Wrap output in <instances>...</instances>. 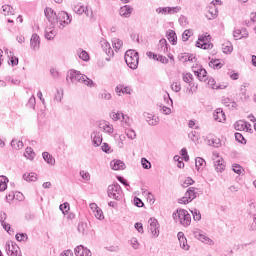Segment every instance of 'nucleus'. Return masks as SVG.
<instances>
[{
    "mask_svg": "<svg viewBox=\"0 0 256 256\" xmlns=\"http://www.w3.org/2000/svg\"><path fill=\"white\" fill-rule=\"evenodd\" d=\"M181 11V6L168 7V15H175Z\"/></svg>",
    "mask_w": 256,
    "mask_h": 256,
    "instance_id": "3c124183",
    "label": "nucleus"
},
{
    "mask_svg": "<svg viewBox=\"0 0 256 256\" xmlns=\"http://www.w3.org/2000/svg\"><path fill=\"white\" fill-rule=\"evenodd\" d=\"M125 63L130 69H137L139 67V52L135 50H128L124 56Z\"/></svg>",
    "mask_w": 256,
    "mask_h": 256,
    "instance_id": "f03ea898",
    "label": "nucleus"
},
{
    "mask_svg": "<svg viewBox=\"0 0 256 256\" xmlns=\"http://www.w3.org/2000/svg\"><path fill=\"white\" fill-rule=\"evenodd\" d=\"M189 37H191V30H185L182 34V41H189Z\"/></svg>",
    "mask_w": 256,
    "mask_h": 256,
    "instance_id": "e2e57ef3",
    "label": "nucleus"
},
{
    "mask_svg": "<svg viewBox=\"0 0 256 256\" xmlns=\"http://www.w3.org/2000/svg\"><path fill=\"white\" fill-rule=\"evenodd\" d=\"M11 147H12V149H15L16 151H19L23 147V141L13 139L11 141Z\"/></svg>",
    "mask_w": 256,
    "mask_h": 256,
    "instance_id": "2f4dec72",
    "label": "nucleus"
},
{
    "mask_svg": "<svg viewBox=\"0 0 256 256\" xmlns=\"http://www.w3.org/2000/svg\"><path fill=\"white\" fill-rule=\"evenodd\" d=\"M191 213L194 221H201V212L197 208L192 209Z\"/></svg>",
    "mask_w": 256,
    "mask_h": 256,
    "instance_id": "c03bdc74",
    "label": "nucleus"
},
{
    "mask_svg": "<svg viewBox=\"0 0 256 256\" xmlns=\"http://www.w3.org/2000/svg\"><path fill=\"white\" fill-rule=\"evenodd\" d=\"M160 111L163 113V115H171V108L167 106H160Z\"/></svg>",
    "mask_w": 256,
    "mask_h": 256,
    "instance_id": "69168bd1",
    "label": "nucleus"
},
{
    "mask_svg": "<svg viewBox=\"0 0 256 256\" xmlns=\"http://www.w3.org/2000/svg\"><path fill=\"white\" fill-rule=\"evenodd\" d=\"M115 91L117 95H121V93L131 95V88L129 86L118 85L116 86Z\"/></svg>",
    "mask_w": 256,
    "mask_h": 256,
    "instance_id": "f3484780",
    "label": "nucleus"
},
{
    "mask_svg": "<svg viewBox=\"0 0 256 256\" xmlns=\"http://www.w3.org/2000/svg\"><path fill=\"white\" fill-rule=\"evenodd\" d=\"M2 11L4 15H15V10L11 7V5L2 6Z\"/></svg>",
    "mask_w": 256,
    "mask_h": 256,
    "instance_id": "c9c22d12",
    "label": "nucleus"
},
{
    "mask_svg": "<svg viewBox=\"0 0 256 256\" xmlns=\"http://www.w3.org/2000/svg\"><path fill=\"white\" fill-rule=\"evenodd\" d=\"M15 237H16V241H19V242L27 241V239H29L26 233H17Z\"/></svg>",
    "mask_w": 256,
    "mask_h": 256,
    "instance_id": "603ef678",
    "label": "nucleus"
},
{
    "mask_svg": "<svg viewBox=\"0 0 256 256\" xmlns=\"http://www.w3.org/2000/svg\"><path fill=\"white\" fill-rule=\"evenodd\" d=\"M66 79L71 81V83H83L87 87H95V83L87 75L81 74L77 70H70L67 73Z\"/></svg>",
    "mask_w": 256,
    "mask_h": 256,
    "instance_id": "f257e3e1",
    "label": "nucleus"
},
{
    "mask_svg": "<svg viewBox=\"0 0 256 256\" xmlns=\"http://www.w3.org/2000/svg\"><path fill=\"white\" fill-rule=\"evenodd\" d=\"M99 129H102L104 133H108V135L113 133V126L109 125L106 121L99 123Z\"/></svg>",
    "mask_w": 256,
    "mask_h": 256,
    "instance_id": "a211bd4d",
    "label": "nucleus"
},
{
    "mask_svg": "<svg viewBox=\"0 0 256 256\" xmlns=\"http://www.w3.org/2000/svg\"><path fill=\"white\" fill-rule=\"evenodd\" d=\"M111 97V93L107 92V90H104L99 94V99H104V101H111Z\"/></svg>",
    "mask_w": 256,
    "mask_h": 256,
    "instance_id": "ea45409f",
    "label": "nucleus"
},
{
    "mask_svg": "<svg viewBox=\"0 0 256 256\" xmlns=\"http://www.w3.org/2000/svg\"><path fill=\"white\" fill-rule=\"evenodd\" d=\"M149 231L153 237H159V221L155 218H150L149 221Z\"/></svg>",
    "mask_w": 256,
    "mask_h": 256,
    "instance_id": "6e6552de",
    "label": "nucleus"
},
{
    "mask_svg": "<svg viewBox=\"0 0 256 256\" xmlns=\"http://www.w3.org/2000/svg\"><path fill=\"white\" fill-rule=\"evenodd\" d=\"M100 45L103 51H105L106 55H108V57L106 58V61H111V57L115 55V52H113V48H111V44H109L107 40H101Z\"/></svg>",
    "mask_w": 256,
    "mask_h": 256,
    "instance_id": "1a4fd4ad",
    "label": "nucleus"
},
{
    "mask_svg": "<svg viewBox=\"0 0 256 256\" xmlns=\"http://www.w3.org/2000/svg\"><path fill=\"white\" fill-rule=\"evenodd\" d=\"M23 180L28 181V182H30V181L35 182V181H37V174H35V172H30L28 174L26 173L23 175Z\"/></svg>",
    "mask_w": 256,
    "mask_h": 256,
    "instance_id": "c85d7f7f",
    "label": "nucleus"
},
{
    "mask_svg": "<svg viewBox=\"0 0 256 256\" xmlns=\"http://www.w3.org/2000/svg\"><path fill=\"white\" fill-rule=\"evenodd\" d=\"M222 51L226 54L233 53V44H231V42L222 44Z\"/></svg>",
    "mask_w": 256,
    "mask_h": 256,
    "instance_id": "7c9ffc66",
    "label": "nucleus"
},
{
    "mask_svg": "<svg viewBox=\"0 0 256 256\" xmlns=\"http://www.w3.org/2000/svg\"><path fill=\"white\" fill-rule=\"evenodd\" d=\"M41 45V39L39 38V35L33 34L31 39H30V47L34 51H37Z\"/></svg>",
    "mask_w": 256,
    "mask_h": 256,
    "instance_id": "ddd939ff",
    "label": "nucleus"
},
{
    "mask_svg": "<svg viewBox=\"0 0 256 256\" xmlns=\"http://www.w3.org/2000/svg\"><path fill=\"white\" fill-rule=\"evenodd\" d=\"M110 167L114 171H123V169H125V162L121 160H113L110 163Z\"/></svg>",
    "mask_w": 256,
    "mask_h": 256,
    "instance_id": "4468645a",
    "label": "nucleus"
},
{
    "mask_svg": "<svg viewBox=\"0 0 256 256\" xmlns=\"http://www.w3.org/2000/svg\"><path fill=\"white\" fill-rule=\"evenodd\" d=\"M121 17H125L126 19L131 17V13H133V7L129 5H124L120 8L119 11Z\"/></svg>",
    "mask_w": 256,
    "mask_h": 256,
    "instance_id": "2eb2a0df",
    "label": "nucleus"
},
{
    "mask_svg": "<svg viewBox=\"0 0 256 256\" xmlns=\"http://www.w3.org/2000/svg\"><path fill=\"white\" fill-rule=\"evenodd\" d=\"M78 233H81L82 235H87V223L80 222L78 224Z\"/></svg>",
    "mask_w": 256,
    "mask_h": 256,
    "instance_id": "e433bc0d",
    "label": "nucleus"
},
{
    "mask_svg": "<svg viewBox=\"0 0 256 256\" xmlns=\"http://www.w3.org/2000/svg\"><path fill=\"white\" fill-rule=\"evenodd\" d=\"M141 165H142L143 169H151V162H149V160H147V158L141 159Z\"/></svg>",
    "mask_w": 256,
    "mask_h": 256,
    "instance_id": "6e6d98bb",
    "label": "nucleus"
},
{
    "mask_svg": "<svg viewBox=\"0 0 256 256\" xmlns=\"http://www.w3.org/2000/svg\"><path fill=\"white\" fill-rule=\"evenodd\" d=\"M159 47L160 51H162L163 53H167V51H169V44H167V40L165 38H162L159 41Z\"/></svg>",
    "mask_w": 256,
    "mask_h": 256,
    "instance_id": "a878e982",
    "label": "nucleus"
},
{
    "mask_svg": "<svg viewBox=\"0 0 256 256\" xmlns=\"http://www.w3.org/2000/svg\"><path fill=\"white\" fill-rule=\"evenodd\" d=\"M84 13H85L86 17L93 19V10L91 8L84 7Z\"/></svg>",
    "mask_w": 256,
    "mask_h": 256,
    "instance_id": "0e129e2a",
    "label": "nucleus"
},
{
    "mask_svg": "<svg viewBox=\"0 0 256 256\" xmlns=\"http://www.w3.org/2000/svg\"><path fill=\"white\" fill-rule=\"evenodd\" d=\"M241 165L239 164H234L232 165V170L234 171V173H237V175H241Z\"/></svg>",
    "mask_w": 256,
    "mask_h": 256,
    "instance_id": "774afa93",
    "label": "nucleus"
},
{
    "mask_svg": "<svg viewBox=\"0 0 256 256\" xmlns=\"http://www.w3.org/2000/svg\"><path fill=\"white\" fill-rule=\"evenodd\" d=\"M179 61H181L182 63H187L188 59H189V53H181L178 56Z\"/></svg>",
    "mask_w": 256,
    "mask_h": 256,
    "instance_id": "bf43d9fd",
    "label": "nucleus"
},
{
    "mask_svg": "<svg viewBox=\"0 0 256 256\" xmlns=\"http://www.w3.org/2000/svg\"><path fill=\"white\" fill-rule=\"evenodd\" d=\"M55 101H57L58 103H61V99H63V91L61 90H57L56 94L54 96Z\"/></svg>",
    "mask_w": 256,
    "mask_h": 256,
    "instance_id": "680f3d73",
    "label": "nucleus"
},
{
    "mask_svg": "<svg viewBox=\"0 0 256 256\" xmlns=\"http://www.w3.org/2000/svg\"><path fill=\"white\" fill-rule=\"evenodd\" d=\"M197 188L195 187H189L185 193V196L178 200V203L182 205H187L188 203H191L193 199H197Z\"/></svg>",
    "mask_w": 256,
    "mask_h": 256,
    "instance_id": "39448f33",
    "label": "nucleus"
},
{
    "mask_svg": "<svg viewBox=\"0 0 256 256\" xmlns=\"http://www.w3.org/2000/svg\"><path fill=\"white\" fill-rule=\"evenodd\" d=\"M24 157L30 161H33V159H35V152L33 151V148L27 147L24 153Z\"/></svg>",
    "mask_w": 256,
    "mask_h": 256,
    "instance_id": "393cba45",
    "label": "nucleus"
},
{
    "mask_svg": "<svg viewBox=\"0 0 256 256\" xmlns=\"http://www.w3.org/2000/svg\"><path fill=\"white\" fill-rule=\"evenodd\" d=\"M112 45L116 51H119V49H121V47H123V40H121L119 38H114L112 40Z\"/></svg>",
    "mask_w": 256,
    "mask_h": 256,
    "instance_id": "72a5a7b5",
    "label": "nucleus"
},
{
    "mask_svg": "<svg viewBox=\"0 0 256 256\" xmlns=\"http://www.w3.org/2000/svg\"><path fill=\"white\" fill-rule=\"evenodd\" d=\"M173 217H178L183 227H189V225H191V214L185 209L177 210V212L173 214Z\"/></svg>",
    "mask_w": 256,
    "mask_h": 256,
    "instance_id": "20e7f679",
    "label": "nucleus"
},
{
    "mask_svg": "<svg viewBox=\"0 0 256 256\" xmlns=\"http://www.w3.org/2000/svg\"><path fill=\"white\" fill-rule=\"evenodd\" d=\"M60 211H62L63 215L69 211V203L65 202L59 206Z\"/></svg>",
    "mask_w": 256,
    "mask_h": 256,
    "instance_id": "052dcab7",
    "label": "nucleus"
},
{
    "mask_svg": "<svg viewBox=\"0 0 256 256\" xmlns=\"http://www.w3.org/2000/svg\"><path fill=\"white\" fill-rule=\"evenodd\" d=\"M126 135H127L128 139H132V140L137 137V134L135 133V130H133V129L126 130Z\"/></svg>",
    "mask_w": 256,
    "mask_h": 256,
    "instance_id": "13d9d810",
    "label": "nucleus"
},
{
    "mask_svg": "<svg viewBox=\"0 0 256 256\" xmlns=\"http://www.w3.org/2000/svg\"><path fill=\"white\" fill-rule=\"evenodd\" d=\"M74 253L76 256H85V247L83 245H79L74 249Z\"/></svg>",
    "mask_w": 256,
    "mask_h": 256,
    "instance_id": "4c0bfd02",
    "label": "nucleus"
},
{
    "mask_svg": "<svg viewBox=\"0 0 256 256\" xmlns=\"http://www.w3.org/2000/svg\"><path fill=\"white\" fill-rule=\"evenodd\" d=\"M91 139L94 147H99L103 143V135L99 131H93Z\"/></svg>",
    "mask_w": 256,
    "mask_h": 256,
    "instance_id": "9d476101",
    "label": "nucleus"
},
{
    "mask_svg": "<svg viewBox=\"0 0 256 256\" xmlns=\"http://www.w3.org/2000/svg\"><path fill=\"white\" fill-rule=\"evenodd\" d=\"M209 66L213 67V69H221V67H223V64H221L218 59H215L209 62Z\"/></svg>",
    "mask_w": 256,
    "mask_h": 256,
    "instance_id": "a18cd8bd",
    "label": "nucleus"
},
{
    "mask_svg": "<svg viewBox=\"0 0 256 256\" xmlns=\"http://www.w3.org/2000/svg\"><path fill=\"white\" fill-rule=\"evenodd\" d=\"M193 235L195 239H198V241H202V243H208V245H211L213 243V240H211L209 237L205 236V234L201 233V230H195L193 232Z\"/></svg>",
    "mask_w": 256,
    "mask_h": 256,
    "instance_id": "9b49d317",
    "label": "nucleus"
},
{
    "mask_svg": "<svg viewBox=\"0 0 256 256\" xmlns=\"http://www.w3.org/2000/svg\"><path fill=\"white\" fill-rule=\"evenodd\" d=\"M196 77H198L199 81H207V70L205 68H201L199 71L194 72Z\"/></svg>",
    "mask_w": 256,
    "mask_h": 256,
    "instance_id": "412c9836",
    "label": "nucleus"
},
{
    "mask_svg": "<svg viewBox=\"0 0 256 256\" xmlns=\"http://www.w3.org/2000/svg\"><path fill=\"white\" fill-rule=\"evenodd\" d=\"M7 183H9V178L7 176H0V191H5L7 189Z\"/></svg>",
    "mask_w": 256,
    "mask_h": 256,
    "instance_id": "cd10ccee",
    "label": "nucleus"
},
{
    "mask_svg": "<svg viewBox=\"0 0 256 256\" xmlns=\"http://www.w3.org/2000/svg\"><path fill=\"white\" fill-rule=\"evenodd\" d=\"M16 249H19V246L16 243L12 242V245L9 243L6 244V253L8 256H10L11 253H14Z\"/></svg>",
    "mask_w": 256,
    "mask_h": 256,
    "instance_id": "bb28decb",
    "label": "nucleus"
},
{
    "mask_svg": "<svg viewBox=\"0 0 256 256\" xmlns=\"http://www.w3.org/2000/svg\"><path fill=\"white\" fill-rule=\"evenodd\" d=\"M143 115H144L147 123L149 125H151L152 127H155L156 125H159V117L158 116H155L153 114H149L147 112H145Z\"/></svg>",
    "mask_w": 256,
    "mask_h": 256,
    "instance_id": "f8f14e48",
    "label": "nucleus"
},
{
    "mask_svg": "<svg viewBox=\"0 0 256 256\" xmlns=\"http://www.w3.org/2000/svg\"><path fill=\"white\" fill-rule=\"evenodd\" d=\"M196 47H199V49H213V43L209 42H196Z\"/></svg>",
    "mask_w": 256,
    "mask_h": 256,
    "instance_id": "473e14b6",
    "label": "nucleus"
},
{
    "mask_svg": "<svg viewBox=\"0 0 256 256\" xmlns=\"http://www.w3.org/2000/svg\"><path fill=\"white\" fill-rule=\"evenodd\" d=\"M107 193L110 199H115L116 201H121V198L123 197V189H121L119 183L109 185Z\"/></svg>",
    "mask_w": 256,
    "mask_h": 256,
    "instance_id": "7ed1b4c3",
    "label": "nucleus"
},
{
    "mask_svg": "<svg viewBox=\"0 0 256 256\" xmlns=\"http://www.w3.org/2000/svg\"><path fill=\"white\" fill-rule=\"evenodd\" d=\"M42 157L48 165H55V158L49 152H43Z\"/></svg>",
    "mask_w": 256,
    "mask_h": 256,
    "instance_id": "5701e85b",
    "label": "nucleus"
},
{
    "mask_svg": "<svg viewBox=\"0 0 256 256\" xmlns=\"http://www.w3.org/2000/svg\"><path fill=\"white\" fill-rule=\"evenodd\" d=\"M235 139H236V141H238V143H241L242 145L247 144V140L245 139L243 134H241L239 132L235 133Z\"/></svg>",
    "mask_w": 256,
    "mask_h": 256,
    "instance_id": "79ce46f5",
    "label": "nucleus"
},
{
    "mask_svg": "<svg viewBox=\"0 0 256 256\" xmlns=\"http://www.w3.org/2000/svg\"><path fill=\"white\" fill-rule=\"evenodd\" d=\"M94 216L100 221L105 219V216L103 215V210H101V208H98L96 211H94Z\"/></svg>",
    "mask_w": 256,
    "mask_h": 256,
    "instance_id": "864d4df0",
    "label": "nucleus"
},
{
    "mask_svg": "<svg viewBox=\"0 0 256 256\" xmlns=\"http://www.w3.org/2000/svg\"><path fill=\"white\" fill-rule=\"evenodd\" d=\"M208 143L212 147H216V148L221 147V140L219 138H212V139L208 140Z\"/></svg>",
    "mask_w": 256,
    "mask_h": 256,
    "instance_id": "58836bf2",
    "label": "nucleus"
},
{
    "mask_svg": "<svg viewBox=\"0 0 256 256\" xmlns=\"http://www.w3.org/2000/svg\"><path fill=\"white\" fill-rule=\"evenodd\" d=\"M172 91H175V93H179L181 91V83L179 82H173L171 85Z\"/></svg>",
    "mask_w": 256,
    "mask_h": 256,
    "instance_id": "4d7b16f0",
    "label": "nucleus"
},
{
    "mask_svg": "<svg viewBox=\"0 0 256 256\" xmlns=\"http://www.w3.org/2000/svg\"><path fill=\"white\" fill-rule=\"evenodd\" d=\"M249 127H251V124H249L245 121H238L234 124V128L236 129V131L249 129Z\"/></svg>",
    "mask_w": 256,
    "mask_h": 256,
    "instance_id": "aec40b11",
    "label": "nucleus"
},
{
    "mask_svg": "<svg viewBox=\"0 0 256 256\" xmlns=\"http://www.w3.org/2000/svg\"><path fill=\"white\" fill-rule=\"evenodd\" d=\"M174 161H177V167L179 169H183L185 167V163L183 162V159L179 155L174 156Z\"/></svg>",
    "mask_w": 256,
    "mask_h": 256,
    "instance_id": "8fccbe9b",
    "label": "nucleus"
},
{
    "mask_svg": "<svg viewBox=\"0 0 256 256\" xmlns=\"http://www.w3.org/2000/svg\"><path fill=\"white\" fill-rule=\"evenodd\" d=\"M189 139L193 141L194 143H197L199 141V133L197 131H192L188 134Z\"/></svg>",
    "mask_w": 256,
    "mask_h": 256,
    "instance_id": "de8ad7c7",
    "label": "nucleus"
},
{
    "mask_svg": "<svg viewBox=\"0 0 256 256\" xmlns=\"http://www.w3.org/2000/svg\"><path fill=\"white\" fill-rule=\"evenodd\" d=\"M44 14L47 21H49L50 24L55 27V25H57V13H55V10L53 8L46 7Z\"/></svg>",
    "mask_w": 256,
    "mask_h": 256,
    "instance_id": "0eeeda50",
    "label": "nucleus"
},
{
    "mask_svg": "<svg viewBox=\"0 0 256 256\" xmlns=\"http://www.w3.org/2000/svg\"><path fill=\"white\" fill-rule=\"evenodd\" d=\"M57 23H59V29H65V25L71 23V16L65 11H61L57 14Z\"/></svg>",
    "mask_w": 256,
    "mask_h": 256,
    "instance_id": "423d86ee",
    "label": "nucleus"
},
{
    "mask_svg": "<svg viewBox=\"0 0 256 256\" xmlns=\"http://www.w3.org/2000/svg\"><path fill=\"white\" fill-rule=\"evenodd\" d=\"M182 79H183L184 83H189L190 87L193 85L191 83L193 81V74H191V73L183 74Z\"/></svg>",
    "mask_w": 256,
    "mask_h": 256,
    "instance_id": "a19ab883",
    "label": "nucleus"
},
{
    "mask_svg": "<svg viewBox=\"0 0 256 256\" xmlns=\"http://www.w3.org/2000/svg\"><path fill=\"white\" fill-rule=\"evenodd\" d=\"M77 53L79 59H82V61H89V53H87V51L79 49Z\"/></svg>",
    "mask_w": 256,
    "mask_h": 256,
    "instance_id": "f704fd0d",
    "label": "nucleus"
},
{
    "mask_svg": "<svg viewBox=\"0 0 256 256\" xmlns=\"http://www.w3.org/2000/svg\"><path fill=\"white\" fill-rule=\"evenodd\" d=\"M110 117L113 121H120L121 117L125 119V114H123V112H111Z\"/></svg>",
    "mask_w": 256,
    "mask_h": 256,
    "instance_id": "c756f323",
    "label": "nucleus"
},
{
    "mask_svg": "<svg viewBox=\"0 0 256 256\" xmlns=\"http://www.w3.org/2000/svg\"><path fill=\"white\" fill-rule=\"evenodd\" d=\"M168 41L172 43V45H177V33L173 30H169L166 34Z\"/></svg>",
    "mask_w": 256,
    "mask_h": 256,
    "instance_id": "4be33fe9",
    "label": "nucleus"
},
{
    "mask_svg": "<svg viewBox=\"0 0 256 256\" xmlns=\"http://www.w3.org/2000/svg\"><path fill=\"white\" fill-rule=\"evenodd\" d=\"M130 245L133 247V249H139V241L137 238H132L130 240Z\"/></svg>",
    "mask_w": 256,
    "mask_h": 256,
    "instance_id": "338daca9",
    "label": "nucleus"
},
{
    "mask_svg": "<svg viewBox=\"0 0 256 256\" xmlns=\"http://www.w3.org/2000/svg\"><path fill=\"white\" fill-rule=\"evenodd\" d=\"M156 13L158 15H169V7H158Z\"/></svg>",
    "mask_w": 256,
    "mask_h": 256,
    "instance_id": "49530a36",
    "label": "nucleus"
},
{
    "mask_svg": "<svg viewBox=\"0 0 256 256\" xmlns=\"http://www.w3.org/2000/svg\"><path fill=\"white\" fill-rule=\"evenodd\" d=\"M73 11L76 12L77 15H83V13H85V6H74Z\"/></svg>",
    "mask_w": 256,
    "mask_h": 256,
    "instance_id": "5fc2aeb1",
    "label": "nucleus"
},
{
    "mask_svg": "<svg viewBox=\"0 0 256 256\" xmlns=\"http://www.w3.org/2000/svg\"><path fill=\"white\" fill-rule=\"evenodd\" d=\"M213 117L215 121H218V123H223L225 121V112H223V109L218 108L214 111Z\"/></svg>",
    "mask_w": 256,
    "mask_h": 256,
    "instance_id": "dca6fc26",
    "label": "nucleus"
},
{
    "mask_svg": "<svg viewBox=\"0 0 256 256\" xmlns=\"http://www.w3.org/2000/svg\"><path fill=\"white\" fill-rule=\"evenodd\" d=\"M214 167L217 171L221 173V171H225V160L223 158H220L214 162Z\"/></svg>",
    "mask_w": 256,
    "mask_h": 256,
    "instance_id": "b1692460",
    "label": "nucleus"
},
{
    "mask_svg": "<svg viewBox=\"0 0 256 256\" xmlns=\"http://www.w3.org/2000/svg\"><path fill=\"white\" fill-rule=\"evenodd\" d=\"M181 249L184 251H189V244H187V238H182L179 241Z\"/></svg>",
    "mask_w": 256,
    "mask_h": 256,
    "instance_id": "09e8293b",
    "label": "nucleus"
},
{
    "mask_svg": "<svg viewBox=\"0 0 256 256\" xmlns=\"http://www.w3.org/2000/svg\"><path fill=\"white\" fill-rule=\"evenodd\" d=\"M195 161H196L195 162L196 169H197V171H200L201 167H203L205 165V159L198 157V158H196Z\"/></svg>",
    "mask_w": 256,
    "mask_h": 256,
    "instance_id": "37998d69",
    "label": "nucleus"
},
{
    "mask_svg": "<svg viewBox=\"0 0 256 256\" xmlns=\"http://www.w3.org/2000/svg\"><path fill=\"white\" fill-rule=\"evenodd\" d=\"M55 35H57V31H55V26L46 28L45 30V38L48 39V41H51V39H55Z\"/></svg>",
    "mask_w": 256,
    "mask_h": 256,
    "instance_id": "6ab92c4d",
    "label": "nucleus"
}]
</instances>
